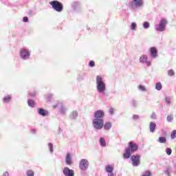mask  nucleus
I'll return each mask as SVG.
<instances>
[{"instance_id":"f257e3e1","label":"nucleus","mask_w":176,"mask_h":176,"mask_svg":"<svg viewBox=\"0 0 176 176\" xmlns=\"http://www.w3.org/2000/svg\"><path fill=\"white\" fill-rule=\"evenodd\" d=\"M96 90L101 96H107V84L101 76H96Z\"/></svg>"},{"instance_id":"f03ea898","label":"nucleus","mask_w":176,"mask_h":176,"mask_svg":"<svg viewBox=\"0 0 176 176\" xmlns=\"http://www.w3.org/2000/svg\"><path fill=\"white\" fill-rule=\"evenodd\" d=\"M138 151V145L134 142H129L128 147L125 149V153L123 154L124 159H130L131 154Z\"/></svg>"},{"instance_id":"7ed1b4c3","label":"nucleus","mask_w":176,"mask_h":176,"mask_svg":"<svg viewBox=\"0 0 176 176\" xmlns=\"http://www.w3.org/2000/svg\"><path fill=\"white\" fill-rule=\"evenodd\" d=\"M19 56L21 60L27 61V60H30V57H31V50L27 47H23L20 50Z\"/></svg>"},{"instance_id":"20e7f679","label":"nucleus","mask_w":176,"mask_h":176,"mask_svg":"<svg viewBox=\"0 0 176 176\" xmlns=\"http://www.w3.org/2000/svg\"><path fill=\"white\" fill-rule=\"evenodd\" d=\"M167 23V19L164 18L161 19L160 20L159 24L155 25V31H158V32H164V31H166Z\"/></svg>"},{"instance_id":"39448f33","label":"nucleus","mask_w":176,"mask_h":176,"mask_svg":"<svg viewBox=\"0 0 176 176\" xmlns=\"http://www.w3.org/2000/svg\"><path fill=\"white\" fill-rule=\"evenodd\" d=\"M144 5V0H133L129 3V8L132 10H135V9L138 8H143Z\"/></svg>"},{"instance_id":"423d86ee","label":"nucleus","mask_w":176,"mask_h":176,"mask_svg":"<svg viewBox=\"0 0 176 176\" xmlns=\"http://www.w3.org/2000/svg\"><path fill=\"white\" fill-rule=\"evenodd\" d=\"M50 5H51L54 10H56V12H60L64 9V6L61 2L57 0H54L50 2Z\"/></svg>"},{"instance_id":"0eeeda50","label":"nucleus","mask_w":176,"mask_h":176,"mask_svg":"<svg viewBox=\"0 0 176 176\" xmlns=\"http://www.w3.org/2000/svg\"><path fill=\"white\" fill-rule=\"evenodd\" d=\"M92 125L95 130H101L104 127V119L94 118L92 120Z\"/></svg>"},{"instance_id":"6e6552de","label":"nucleus","mask_w":176,"mask_h":176,"mask_svg":"<svg viewBox=\"0 0 176 176\" xmlns=\"http://www.w3.org/2000/svg\"><path fill=\"white\" fill-rule=\"evenodd\" d=\"M130 157L133 167H138V165L141 163V155L136 154L132 156L131 155Z\"/></svg>"},{"instance_id":"1a4fd4ad","label":"nucleus","mask_w":176,"mask_h":176,"mask_svg":"<svg viewBox=\"0 0 176 176\" xmlns=\"http://www.w3.org/2000/svg\"><path fill=\"white\" fill-rule=\"evenodd\" d=\"M139 61L140 64H146L147 67H151L152 65V62L148 60V55L142 54L140 56Z\"/></svg>"},{"instance_id":"9d476101","label":"nucleus","mask_w":176,"mask_h":176,"mask_svg":"<svg viewBox=\"0 0 176 176\" xmlns=\"http://www.w3.org/2000/svg\"><path fill=\"white\" fill-rule=\"evenodd\" d=\"M89 160H87V159H81L79 162L80 170L85 171V170H87V168H89Z\"/></svg>"},{"instance_id":"9b49d317","label":"nucleus","mask_w":176,"mask_h":176,"mask_svg":"<svg viewBox=\"0 0 176 176\" xmlns=\"http://www.w3.org/2000/svg\"><path fill=\"white\" fill-rule=\"evenodd\" d=\"M58 107H60L59 112L60 115H67V111H68L67 107L63 105V104L57 103L53 106V108L54 109H56V108H58Z\"/></svg>"},{"instance_id":"f8f14e48","label":"nucleus","mask_w":176,"mask_h":176,"mask_svg":"<svg viewBox=\"0 0 176 176\" xmlns=\"http://www.w3.org/2000/svg\"><path fill=\"white\" fill-rule=\"evenodd\" d=\"M63 174L65 176H75V170L66 166L63 168Z\"/></svg>"},{"instance_id":"ddd939ff","label":"nucleus","mask_w":176,"mask_h":176,"mask_svg":"<svg viewBox=\"0 0 176 176\" xmlns=\"http://www.w3.org/2000/svg\"><path fill=\"white\" fill-rule=\"evenodd\" d=\"M72 8L75 12H79L82 10V5L79 1H74L72 4Z\"/></svg>"},{"instance_id":"4468645a","label":"nucleus","mask_w":176,"mask_h":176,"mask_svg":"<svg viewBox=\"0 0 176 176\" xmlns=\"http://www.w3.org/2000/svg\"><path fill=\"white\" fill-rule=\"evenodd\" d=\"M105 116V113L102 110H98L94 112V119H103Z\"/></svg>"},{"instance_id":"2eb2a0df","label":"nucleus","mask_w":176,"mask_h":176,"mask_svg":"<svg viewBox=\"0 0 176 176\" xmlns=\"http://www.w3.org/2000/svg\"><path fill=\"white\" fill-rule=\"evenodd\" d=\"M149 53H150V57H151V58H157V49L155 47H151L149 50Z\"/></svg>"},{"instance_id":"dca6fc26","label":"nucleus","mask_w":176,"mask_h":176,"mask_svg":"<svg viewBox=\"0 0 176 176\" xmlns=\"http://www.w3.org/2000/svg\"><path fill=\"white\" fill-rule=\"evenodd\" d=\"M37 113L40 116H48L49 115V111L47 110L44 109L43 108H38L37 109Z\"/></svg>"},{"instance_id":"f3484780","label":"nucleus","mask_w":176,"mask_h":176,"mask_svg":"<svg viewBox=\"0 0 176 176\" xmlns=\"http://www.w3.org/2000/svg\"><path fill=\"white\" fill-rule=\"evenodd\" d=\"M78 116L79 113L78 112V111H73L69 115V118L70 119V120H76Z\"/></svg>"},{"instance_id":"a211bd4d","label":"nucleus","mask_w":176,"mask_h":176,"mask_svg":"<svg viewBox=\"0 0 176 176\" xmlns=\"http://www.w3.org/2000/svg\"><path fill=\"white\" fill-rule=\"evenodd\" d=\"M65 163L68 166H71L72 164V156H71V153H67L65 157Z\"/></svg>"},{"instance_id":"6ab92c4d","label":"nucleus","mask_w":176,"mask_h":176,"mask_svg":"<svg viewBox=\"0 0 176 176\" xmlns=\"http://www.w3.org/2000/svg\"><path fill=\"white\" fill-rule=\"evenodd\" d=\"M12 101V95H6L3 98V102L4 104H9Z\"/></svg>"},{"instance_id":"aec40b11","label":"nucleus","mask_w":176,"mask_h":176,"mask_svg":"<svg viewBox=\"0 0 176 176\" xmlns=\"http://www.w3.org/2000/svg\"><path fill=\"white\" fill-rule=\"evenodd\" d=\"M111 127H112V122H107L105 124H104V122H103L104 130H107V131L111 130Z\"/></svg>"},{"instance_id":"412c9836","label":"nucleus","mask_w":176,"mask_h":176,"mask_svg":"<svg viewBox=\"0 0 176 176\" xmlns=\"http://www.w3.org/2000/svg\"><path fill=\"white\" fill-rule=\"evenodd\" d=\"M105 171H106V173H108V174H111V173H113V166L112 165L106 166Z\"/></svg>"},{"instance_id":"4be33fe9","label":"nucleus","mask_w":176,"mask_h":176,"mask_svg":"<svg viewBox=\"0 0 176 176\" xmlns=\"http://www.w3.org/2000/svg\"><path fill=\"white\" fill-rule=\"evenodd\" d=\"M149 129L151 133H155V131L156 130V123L151 122Z\"/></svg>"},{"instance_id":"5701e85b","label":"nucleus","mask_w":176,"mask_h":176,"mask_svg":"<svg viewBox=\"0 0 176 176\" xmlns=\"http://www.w3.org/2000/svg\"><path fill=\"white\" fill-rule=\"evenodd\" d=\"M130 105L132 106L133 108H137V107H138V102L134 99H132L130 101Z\"/></svg>"},{"instance_id":"b1692460","label":"nucleus","mask_w":176,"mask_h":176,"mask_svg":"<svg viewBox=\"0 0 176 176\" xmlns=\"http://www.w3.org/2000/svg\"><path fill=\"white\" fill-rule=\"evenodd\" d=\"M173 101V97L171 96H165V102L167 105H170Z\"/></svg>"},{"instance_id":"393cba45","label":"nucleus","mask_w":176,"mask_h":176,"mask_svg":"<svg viewBox=\"0 0 176 176\" xmlns=\"http://www.w3.org/2000/svg\"><path fill=\"white\" fill-rule=\"evenodd\" d=\"M85 76H86V74H85V73H81V74H79L78 75L77 79H78V80H79V81L84 80Z\"/></svg>"},{"instance_id":"a878e982","label":"nucleus","mask_w":176,"mask_h":176,"mask_svg":"<svg viewBox=\"0 0 176 176\" xmlns=\"http://www.w3.org/2000/svg\"><path fill=\"white\" fill-rule=\"evenodd\" d=\"M158 142H160V144H164L167 142V138H166V137L164 136H161L158 139Z\"/></svg>"},{"instance_id":"bb28decb","label":"nucleus","mask_w":176,"mask_h":176,"mask_svg":"<svg viewBox=\"0 0 176 176\" xmlns=\"http://www.w3.org/2000/svg\"><path fill=\"white\" fill-rule=\"evenodd\" d=\"M155 89L158 91H160V90H162V89H163V85H162V82H157L155 84Z\"/></svg>"},{"instance_id":"cd10ccee","label":"nucleus","mask_w":176,"mask_h":176,"mask_svg":"<svg viewBox=\"0 0 176 176\" xmlns=\"http://www.w3.org/2000/svg\"><path fill=\"white\" fill-rule=\"evenodd\" d=\"M99 142L102 146H107V142H105V139H104V138H100Z\"/></svg>"},{"instance_id":"c85d7f7f","label":"nucleus","mask_w":176,"mask_h":176,"mask_svg":"<svg viewBox=\"0 0 176 176\" xmlns=\"http://www.w3.org/2000/svg\"><path fill=\"white\" fill-rule=\"evenodd\" d=\"M28 104L31 107V108H34V107H35V102L31 99H29L28 100Z\"/></svg>"},{"instance_id":"c756f323","label":"nucleus","mask_w":176,"mask_h":176,"mask_svg":"<svg viewBox=\"0 0 176 176\" xmlns=\"http://www.w3.org/2000/svg\"><path fill=\"white\" fill-rule=\"evenodd\" d=\"M26 175L27 176H34L35 175V173L32 170H26Z\"/></svg>"},{"instance_id":"7c9ffc66","label":"nucleus","mask_w":176,"mask_h":176,"mask_svg":"<svg viewBox=\"0 0 176 176\" xmlns=\"http://www.w3.org/2000/svg\"><path fill=\"white\" fill-rule=\"evenodd\" d=\"M149 27H151V24H149V22L145 21L143 23V28H144V30H148Z\"/></svg>"},{"instance_id":"2f4dec72","label":"nucleus","mask_w":176,"mask_h":176,"mask_svg":"<svg viewBox=\"0 0 176 176\" xmlns=\"http://www.w3.org/2000/svg\"><path fill=\"white\" fill-rule=\"evenodd\" d=\"M166 120H167V122H168V123H171V122H173V120H174V116H173V115H168L166 117Z\"/></svg>"},{"instance_id":"473e14b6","label":"nucleus","mask_w":176,"mask_h":176,"mask_svg":"<svg viewBox=\"0 0 176 176\" xmlns=\"http://www.w3.org/2000/svg\"><path fill=\"white\" fill-rule=\"evenodd\" d=\"M142 176H152V173L150 170H146L142 173Z\"/></svg>"},{"instance_id":"72a5a7b5","label":"nucleus","mask_w":176,"mask_h":176,"mask_svg":"<svg viewBox=\"0 0 176 176\" xmlns=\"http://www.w3.org/2000/svg\"><path fill=\"white\" fill-rule=\"evenodd\" d=\"M135 28H137V23L133 22L131 25V30H132V31H135Z\"/></svg>"},{"instance_id":"f704fd0d","label":"nucleus","mask_w":176,"mask_h":176,"mask_svg":"<svg viewBox=\"0 0 176 176\" xmlns=\"http://www.w3.org/2000/svg\"><path fill=\"white\" fill-rule=\"evenodd\" d=\"M48 148H49V149H50V152L51 153H53V152H54V148H53V144L52 143H49L48 144Z\"/></svg>"},{"instance_id":"c9c22d12","label":"nucleus","mask_w":176,"mask_h":176,"mask_svg":"<svg viewBox=\"0 0 176 176\" xmlns=\"http://www.w3.org/2000/svg\"><path fill=\"white\" fill-rule=\"evenodd\" d=\"M168 76H174V75H175V73L174 72V70L169 69L168 71Z\"/></svg>"},{"instance_id":"e433bc0d","label":"nucleus","mask_w":176,"mask_h":176,"mask_svg":"<svg viewBox=\"0 0 176 176\" xmlns=\"http://www.w3.org/2000/svg\"><path fill=\"white\" fill-rule=\"evenodd\" d=\"M166 155L170 156L171 155V153H173V151L170 148H166Z\"/></svg>"},{"instance_id":"4c0bfd02","label":"nucleus","mask_w":176,"mask_h":176,"mask_svg":"<svg viewBox=\"0 0 176 176\" xmlns=\"http://www.w3.org/2000/svg\"><path fill=\"white\" fill-rule=\"evenodd\" d=\"M53 99V94H49L47 95V101H52Z\"/></svg>"},{"instance_id":"58836bf2","label":"nucleus","mask_w":176,"mask_h":176,"mask_svg":"<svg viewBox=\"0 0 176 176\" xmlns=\"http://www.w3.org/2000/svg\"><path fill=\"white\" fill-rule=\"evenodd\" d=\"M170 138H172V140H174L175 138H176V130H174L171 134H170Z\"/></svg>"},{"instance_id":"ea45409f","label":"nucleus","mask_w":176,"mask_h":176,"mask_svg":"<svg viewBox=\"0 0 176 176\" xmlns=\"http://www.w3.org/2000/svg\"><path fill=\"white\" fill-rule=\"evenodd\" d=\"M170 171H171L170 168H166L164 170V173H165V174H166V175H170Z\"/></svg>"},{"instance_id":"a19ab883","label":"nucleus","mask_w":176,"mask_h":176,"mask_svg":"<svg viewBox=\"0 0 176 176\" xmlns=\"http://www.w3.org/2000/svg\"><path fill=\"white\" fill-rule=\"evenodd\" d=\"M139 90H141V91H146V88L144 85H140Z\"/></svg>"},{"instance_id":"79ce46f5","label":"nucleus","mask_w":176,"mask_h":176,"mask_svg":"<svg viewBox=\"0 0 176 176\" xmlns=\"http://www.w3.org/2000/svg\"><path fill=\"white\" fill-rule=\"evenodd\" d=\"M29 96H30V97H35L36 96V91H33L32 92H30Z\"/></svg>"},{"instance_id":"37998d69","label":"nucleus","mask_w":176,"mask_h":176,"mask_svg":"<svg viewBox=\"0 0 176 176\" xmlns=\"http://www.w3.org/2000/svg\"><path fill=\"white\" fill-rule=\"evenodd\" d=\"M89 67H95L96 66V63H94V60H91L89 63Z\"/></svg>"},{"instance_id":"c03bdc74","label":"nucleus","mask_w":176,"mask_h":176,"mask_svg":"<svg viewBox=\"0 0 176 176\" xmlns=\"http://www.w3.org/2000/svg\"><path fill=\"white\" fill-rule=\"evenodd\" d=\"M138 119H140V116L135 114L133 116V120H138Z\"/></svg>"},{"instance_id":"a18cd8bd","label":"nucleus","mask_w":176,"mask_h":176,"mask_svg":"<svg viewBox=\"0 0 176 176\" xmlns=\"http://www.w3.org/2000/svg\"><path fill=\"white\" fill-rule=\"evenodd\" d=\"M23 21V23H28V16H24Z\"/></svg>"},{"instance_id":"49530a36","label":"nucleus","mask_w":176,"mask_h":176,"mask_svg":"<svg viewBox=\"0 0 176 176\" xmlns=\"http://www.w3.org/2000/svg\"><path fill=\"white\" fill-rule=\"evenodd\" d=\"M30 133H32V134H35L36 133V129H30Z\"/></svg>"},{"instance_id":"de8ad7c7","label":"nucleus","mask_w":176,"mask_h":176,"mask_svg":"<svg viewBox=\"0 0 176 176\" xmlns=\"http://www.w3.org/2000/svg\"><path fill=\"white\" fill-rule=\"evenodd\" d=\"M151 119H156V114L155 113H153L151 116Z\"/></svg>"},{"instance_id":"09e8293b","label":"nucleus","mask_w":176,"mask_h":176,"mask_svg":"<svg viewBox=\"0 0 176 176\" xmlns=\"http://www.w3.org/2000/svg\"><path fill=\"white\" fill-rule=\"evenodd\" d=\"M2 176H9V172H4Z\"/></svg>"},{"instance_id":"8fccbe9b","label":"nucleus","mask_w":176,"mask_h":176,"mask_svg":"<svg viewBox=\"0 0 176 176\" xmlns=\"http://www.w3.org/2000/svg\"><path fill=\"white\" fill-rule=\"evenodd\" d=\"M108 176H116V175L113 172L112 173H108Z\"/></svg>"},{"instance_id":"3c124183","label":"nucleus","mask_w":176,"mask_h":176,"mask_svg":"<svg viewBox=\"0 0 176 176\" xmlns=\"http://www.w3.org/2000/svg\"><path fill=\"white\" fill-rule=\"evenodd\" d=\"M110 113L111 115H113V109H110Z\"/></svg>"}]
</instances>
